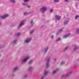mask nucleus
Returning <instances> with one entry per match:
<instances>
[{
  "label": "nucleus",
  "mask_w": 79,
  "mask_h": 79,
  "mask_svg": "<svg viewBox=\"0 0 79 79\" xmlns=\"http://www.w3.org/2000/svg\"><path fill=\"white\" fill-rule=\"evenodd\" d=\"M41 10H44V11H45V10H47V7H42L41 9H40Z\"/></svg>",
  "instance_id": "5"
},
{
  "label": "nucleus",
  "mask_w": 79,
  "mask_h": 79,
  "mask_svg": "<svg viewBox=\"0 0 79 79\" xmlns=\"http://www.w3.org/2000/svg\"><path fill=\"white\" fill-rule=\"evenodd\" d=\"M27 15V13H24V15Z\"/></svg>",
  "instance_id": "29"
},
{
  "label": "nucleus",
  "mask_w": 79,
  "mask_h": 79,
  "mask_svg": "<svg viewBox=\"0 0 79 79\" xmlns=\"http://www.w3.org/2000/svg\"><path fill=\"white\" fill-rule=\"evenodd\" d=\"M48 50V47L46 48L45 49V52H47V50Z\"/></svg>",
  "instance_id": "15"
},
{
  "label": "nucleus",
  "mask_w": 79,
  "mask_h": 79,
  "mask_svg": "<svg viewBox=\"0 0 79 79\" xmlns=\"http://www.w3.org/2000/svg\"><path fill=\"white\" fill-rule=\"evenodd\" d=\"M78 0V1H79V0Z\"/></svg>",
  "instance_id": "42"
},
{
  "label": "nucleus",
  "mask_w": 79,
  "mask_h": 79,
  "mask_svg": "<svg viewBox=\"0 0 79 79\" xmlns=\"http://www.w3.org/2000/svg\"><path fill=\"white\" fill-rule=\"evenodd\" d=\"M50 59H49L48 60V62L46 64V67H47V68H48L49 67V64H48V63H49V61H50Z\"/></svg>",
  "instance_id": "7"
},
{
  "label": "nucleus",
  "mask_w": 79,
  "mask_h": 79,
  "mask_svg": "<svg viewBox=\"0 0 79 79\" xmlns=\"http://www.w3.org/2000/svg\"><path fill=\"white\" fill-rule=\"evenodd\" d=\"M30 7H31V6H28V8H30Z\"/></svg>",
  "instance_id": "37"
},
{
  "label": "nucleus",
  "mask_w": 79,
  "mask_h": 79,
  "mask_svg": "<svg viewBox=\"0 0 79 79\" xmlns=\"http://www.w3.org/2000/svg\"><path fill=\"white\" fill-rule=\"evenodd\" d=\"M60 40H61V38H59L58 39L56 40V42H58V41H60Z\"/></svg>",
  "instance_id": "19"
},
{
  "label": "nucleus",
  "mask_w": 79,
  "mask_h": 79,
  "mask_svg": "<svg viewBox=\"0 0 79 79\" xmlns=\"http://www.w3.org/2000/svg\"><path fill=\"white\" fill-rule=\"evenodd\" d=\"M31 68H32V67H30V68H29V69H31Z\"/></svg>",
  "instance_id": "38"
},
{
  "label": "nucleus",
  "mask_w": 79,
  "mask_h": 79,
  "mask_svg": "<svg viewBox=\"0 0 79 79\" xmlns=\"http://www.w3.org/2000/svg\"><path fill=\"white\" fill-rule=\"evenodd\" d=\"M32 62V61L31 60H30L29 62V64H31V62Z\"/></svg>",
  "instance_id": "30"
},
{
  "label": "nucleus",
  "mask_w": 79,
  "mask_h": 79,
  "mask_svg": "<svg viewBox=\"0 0 79 79\" xmlns=\"http://www.w3.org/2000/svg\"><path fill=\"white\" fill-rule=\"evenodd\" d=\"M54 36L53 35H52V39H53V36Z\"/></svg>",
  "instance_id": "31"
},
{
  "label": "nucleus",
  "mask_w": 79,
  "mask_h": 79,
  "mask_svg": "<svg viewBox=\"0 0 79 79\" xmlns=\"http://www.w3.org/2000/svg\"><path fill=\"white\" fill-rule=\"evenodd\" d=\"M68 48V46H67L65 47V49H64V50H66L67 49V48Z\"/></svg>",
  "instance_id": "26"
},
{
  "label": "nucleus",
  "mask_w": 79,
  "mask_h": 79,
  "mask_svg": "<svg viewBox=\"0 0 79 79\" xmlns=\"http://www.w3.org/2000/svg\"><path fill=\"white\" fill-rule=\"evenodd\" d=\"M78 49V47L77 46H76L74 49V50H76Z\"/></svg>",
  "instance_id": "13"
},
{
  "label": "nucleus",
  "mask_w": 79,
  "mask_h": 79,
  "mask_svg": "<svg viewBox=\"0 0 79 79\" xmlns=\"http://www.w3.org/2000/svg\"><path fill=\"white\" fill-rule=\"evenodd\" d=\"M29 1V0H24V2H28Z\"/></svg>",
  "instance_id": "27"
},
{
  "label": "nucleus",
  "mask_w": 79,
  "mask_h": 79,
  "mask_svg": "<svg viewBox=\"0 0 79 79\" xmlns=\"http://www.w3.org/2000/svg\"><path fill=\"white\" fill-rule=\"evenodd\" d=\"M1 24V23L0 22V24Z\"/></svg>",
  "instance_id": "41"
},
{
  "label": "nucleus",
  "mask_w": 79,
  "mask_h": 79,
  "mask_svg": "<svg viewBox=\"0 0 79 79\" xmlns=\"http://www.w3.org/2000/svg\"><path fill=\"white\" fill-rule=\"evenodd\" d=\"M58 34H59V33H57L56 35H58Z\"/></svg>",
  "instance_id": "39"
},
{
  "label": "nucleus",
  "mask_w": 79,
  "mask_h": 79,
  "mask_svg": "<svg viewBox=\"0 0 79 79\" xmlns=\"http://www.w3.org/2000/svg\"><path fill=\"white\" fill-rule=\"evenodd\" d=\"M68 22H69V20H67L65 21L64 23L65 24H67V23H68Z\"/></svg>",
  "instance_id": "11"
},
{
  "label": "nucleus",
  "mask_w": 79,
  "mask_h": 79,
  "mask_svg": "<svg viewBox=\"0 0 79 79\" xmlns=\"http://www.w3.org/2000/svg\"><path fill=\"white\" fill-rule=\"evenodd\" d=\"M63 31V30L62 29H61L60 30V32H61V31Z\"/></svg>",
  "instance_id": "32"
},
{
  "label": "nucleus",
  "mask_w": 79,
  "mask_h": 79,
  "mask_svg": "<svg viewBox=\"0 0 79 79\" xmlns=\"http://www.w3.org/2000/svg\"><path fill=\"white\" fill-rule=\"evenodd\" d=\"M53 9H52L50 11V12L51 13H52V12H53Z\"/></svg>",
  "instance_id": "22"
},
{
  "label": "nucleus",
  "mask_w": 79,
  "mask_h": 79,
  "mask_svg": "<svg viewBox=\"0 0 79 79\" xmlns=\"http://www.w3.org/2000/svg\"><path fill=\"white\" fill-rule=\"evenodd\" d=\"M21 34H20V33L19 32L16 34V35L17 36H19Z\"/></svg>",
  "instance_id": "14"
},
{
  "label": "nucleus",
  "mask_w": 79,
  "mask_h": 79,
  "mask_svg": "<svg viewBox=\"0 0 79 79\" xmlns=\"http://www.w3.org/2000/svg\"><path fill=\"white\" fill-rule=\"evenodd\" d=\"M44 76H42L41 79H44Z\"/></svg>",
  "instance_id": "33"
},
{
  "label": "nucleus",
  "mask_w": 79,
  "mask_h": 79,
  "mask_svg": "<svg viewBox=\"0 0 79 79\" xmlns=\"http://www.w3.org/2000/svg\"><path fill=\"white\" fill-rule=\"evenodd\" d=\"M65 63V62H63V61H62L61 63V64H64Z\"/></svg>",
  "instance_id": "21"
},
{
  "label": "nucleus",
  "mask_w": 79,
  "mask_h": 79,
  "mask_svg": "<svg viewBox=\"0 0 79 79\" xmlns=\"http://www.w3.org/2000/svg\"><path fill=\"white\" fill-rule=\"evenodd\" d=\"M34 31V30H33L31 31L30 34H32V32H33Z\"/></svg>",
  "instance_id": "24"
},
{
  "label": "nucleus",
  "mask_w": 79,
  "mask_h": 79,
  "mask_svg": "<svg viewBox=\"0 0 79 79\" xmlns=\"http://www.w3.org/2000/svg\"><path fill=\"white\" fill-rule=\"evenodd\" d=\"M56 58H55V59H54V61H56Z\"/></svg>",
  "instance_id": "36"
},
{
  "label": "nucleus",
  "mask_w": 79,
  "mask_h": 79,
  "mask_svg": "<svg viewBox=\"0 0 79 79\" xmlns=\"http://www.w3.org/2000/svg\"><path fill=\"white\" fill-rule=\"evenodd\" d=\"M70 34H71L70 33H69L67 35L63 36V37L64 38H67V37H68V36H69V35H70Z\"/></svg>",
  "instance_id": "9"
},
{
  "label": "nucleus",
  "mask_w": 79,
  "mask_h": 79,
  "mask_svg": "<svg viewBox=\"0 0 79 79\" xmlns=\"http://www.w3.org/2000/svg\"><path fill=\"white\" fill-rule=\"evenodd\" d=\"M9 16V15L8 14H6L4 15V16H1V18L2 19H6L7 17H8Z\"/></svg>",
  "instance_id": "1"
},
{
  "label": "nucleus",
  "mask_w": 79,
  "mask_h": 79,
  "mask_svg": "<svg viewBox=\"0 0 79 79\" xmlns=\"http://www.w3.org/2000/svg\"><path fill=\"white\" fill-rule=\"evenodd\" d=\"M78 18H79V16L78 15H76L75 17V19H77Z\"/></svg>",
  "instance_id": "18"
},
{
  "label": "nucleus",
  "mask_w": 79,
  "mask_h": 79,
  "mask_svg": "<svg viewBox=\"0 0 79 79\" xmlns=\"http://www.w3.org/2000/svg\"><path fill=\"white\" fill-rule=\"evenodd\" d=\"M23 5H26V4H25L24 3H23Z\"/></svg>",
  "instance_id": "34"
},
{
  "label": "nucleus",
  "mask_w": 79,
  "mask_h": 79,
  "mask_svg": "<svg viewBox=\"0 0 79 79\" xmlns=\"http://www.w3.org/2000/svg\"><path fill=\"white\" fill-rule=\"evenodd\" d=\"M69 1V0H65V2H68Z\"/></svg>",
  "instance_id": "28"
},
{
  "label": "nucleus",
  "mask_w": 79,
  "mask_h": 79,
  "mask_svg": "<svg viewBox=\"0 0 79 79\" xmlns=\"http://www.w3.org/2000/svg\"><path fill=\"white\" fill-rule=\"evenodd\" d=\"M31 24L32 25H33V24H32L33 23V20H31Z\"/></svg>",
  "instance_id": "23"
},
{
  "label": "nucleus",
  "mask_w": 79,
  "mask_h": 79,
  "mask_svg": "<svg viewBox=\"0 0 79 79\" xmlns=\"http://www.w3.org/2000/svg\"><path fill=\"white\" fill-rule=\"evenodd\" d=\"M29 58H30V57L29 56H28L27 58H25V59H24L23 60V62H26V61H27V60L28 59H29Z\"/></svg>",
  "instance_id": "4"
},
{
  "label": "nucleus",
  "mask_w": 79,
  "mask_h": 79,
  "mask_svg": "<svg viewBox=\"0 0 79 79\" xmlns=\"http://www.w3.org/2000/svg\"><path fill=\"white\" fill-rule=\"evenodd\" d=\"M59 70V69H57L56 70H55L53 72V74H55V73H56L57 72V71Z\"/></svg>",
  "instance_id": "8"
},
{
  "label": "nucleus",
  "mask_w": 79,
  "mask_h": 79,
  "mask_svg": "<svg viewBox=\"0 0 79 79\" xmlns=\"http://www.w3.org/2000/svg\"><path fill=\"white\" fill-rule=\"evenodd\" d=\"M54 2H57L58 3L60 2V1H59V0H54Z\"/></svg>",
  "instance_id": "17"
},
{
  "label": "nucleus",
  "mask_w": 79,
  "mask_h": 79,
  "mask_svg": "<svg viewBox=\"0 0 79 79\" xmlns=\"http://www.w3.org/2000/svg\"><path fill=\"white\" fill-rule=\"evenodd\" d=\"M48 73V72H47L46 70L44 73V75H46V74H47Z\"/></svg>",
  "instance_id": "12"
},
{
  "label": "nucleus",
  "mask_w": 79,
  "mask_h": 79,
  "mask_svg": "<svg viewBox=\"0 0 79 79\" xmlns=\"http://www.w3.org/2000/svg\"><path fill=\"white\" fill-rule=\"evenodd\" d=\"M23 25H24V21H22L21 23L19 25V27H21V26H22Z\"/></svg>",
  "instance_id": "6"
},
{
  "label": "nucleus",
  "mask_w": 79,
  "mask_h": 79,
  "mask_svg": "<svg viewBox=\"0 0 79 79\" xmlns=\"http://www.w3.org/2000/svg\"><path fill=\"white\" fill-rule=\"evenodd\" d=\"M67 76H68V75H67Z\"/></svg>",
  "instance_id": "43"
},
{
  "label": "nucleus",
  "mask_w": 79,
  "mask_h": 79,
  "mask_svg": "<svg viewBox=\"0 0 79 79\" xmlns=\"http://www.w3.org/2000/svg\"><path fill=\"white\" fill-rule=\"evenodd\" d=\"M10 2L12 3H15V1L14 0H11Z\"/></svg>",
  "instance_id": "20"
},
{
  "label": "nucleus",
  "mask_w": 79,
  "mask_h": 79,
  "mask_svg": "<svg viewBox=\"0 0 79 79\" xmlns=\"http://www.w3.org/2000/svg\"><path fill=\"white\" fill-rule=\"evenodd\" d=\"M18 69V67H17L16 68H15V69H13V71L15 72V71H16V70H17V69Z\"/></svg>",
  "instance_id": "10"
},
{
  "label": "nucleus",
  "mask_w": 79,
  "mask_h": 79,
  "mask_svg": "<svg viewBox=\"0 0 79 79\" xmlns=\"http://www.w3.org/2000/svg\"><path fill=\"white\" fill-rule=\"evenodd\" d=\"M16 42H17V40H14L13 42H14L15 44V43H16Z\"/></svg>",
  "instance_id": "25"
},
{
  "label": "nucleus",
  "mask_w": 79,
  "mask_h": 79,
  "mask_svg": "<svg viewBox=\"0 0 79 79\" xmlns=\"http://www.w3.org/2000/svg\"><path fill=\"white\" fill-rule=\"evenodd\" d=\"M31 40H32V38H27L25 42V43H28V42H30Z\"/></svg>",
  "instance_id": "2"
},
{
  "label": "nucleus",
  "mask_w": 79,
  "mask_h": 79,
  "mask_svg": "<svg viewBox=\"0 0 79 79\" xmlns=\"http://www.w3.org/2000/svg\"><path fill=\"white\" fill-rule=\"evenodd\" d=\"M71 73H72V72H70V74Z\"/></svg>",
  "instance_id": "40"
},
{
  "label": "nucleus",
  "mask_w": 79,
  "mask_h": 79,
  "mask_svg": "<svg viewBox=\"0 0 79 79\" xmlns=\"http://www.w3.org/2000/svg\"><path fill=\"white\" fill-rule=\"evenodd\" d=\"M76 33H77V34H79V29H77V30Z\"/></svg>",
  "instance_id": "16"
},
{
  "label": "nucleus",
  "mask_w": 79,
  "mask_h": 79,
  "mask_svg": "<svg viewBox=\"0 0 79 79\" xmlns=\"http://www.w3.org/2000/svg\"><path fill=\"white\" fill-rule=\"evenodd\" d=\"M55 17L56 20H58L61 19V16H59L57 15H56Z\"/></svg>",
  "instance_id": "3"
},
{
  "label": "nucleus",
  "mask_w": 79,
  "mask_h": 79,
  "mask_svg": "<svg viewBox=\"0 0 79 79\" xmlns=\"http://www.w3.org/2000/svg\"><path fill=\"white\" fill-rule=\"evenodd\" d=\"M27 77V75H26L25 76V77H24V78H26V77Z\"/></svg>",
  "instance_id": "35"
}]
</instances>
